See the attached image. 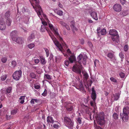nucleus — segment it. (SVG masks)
Here are the masks:
<instances>
[{"label": "nucleus", "instance_id": "1", "mask_svg": "<svg viewBox=\"0 0 129 129\" xmlns=\"http://www.w3.org/2000/svg\"><path fill=\"white\" fill-rule=\"evenodd\" d=\"M83 57V55L80 54L77 57L78 62H76L72 68L74 72L79 74L81 73V69L82 68L81 61Z\"/></svg>", "mask_w": 129, "mask_h": 129}, {"label": "nucleus", "instance_id": "15", "mask_svg": "<svg viewBox=\"0 0 129 129\" xmlns=\"http://www.w3.org/2000/svg\"><path fill=\"white\" fill-rule=\"evenodd\" d=\"M59 23L62 26L65 27L68 30H70V29L69 25L64 22L60 21Z\"/></svg>", "mask_w": 129, "mask_h": 129}, {"label": "nucleus", "instance_id": "52", "mask_svg": "<svg viewBox=\"0 0 129 129\" xmlns=\"http://www.w3.org/2000/svg\"><path fill=\"white\" fill-rule=\"evenodd\" d=\"M42 23L43 25H44V26H45L47 27V26L48 25H47V23L45 21H42Z\"/></svg>", "mask_w": 129, "mask_h": 129}, {"label": "nucleus", "instance_id": "39", "mask_svg": "<svg viewBox=\"0 0 129 129\" xmlns=\"http://www.w3.org/2000/svg\"><path fill=\"white\" fill-rule=\"evenodd\" d=\"M110 80L113 82L117 83V80L113 77H111L110 78Z\"/></svg>", "mask_w": 129, "mask_h": 129}, {"label": "nucleus", "instance_id": "37", "mask_svg": "<svg viewBox=\"0 0 129 129\" xmlns=\"http://www.w3.org/2000/svg\"><path fill=\"white\" fill-rule=\"evenodd\" d=\"M102 26H100L98 27L97 29V34L98 35L100 34V33L101 30L102 29L101 28Z\"/></svg>", "mask_w": 129, "mask_h": 129}, {"label": "nucleus", "instance_id": "49", "mask_svg": "<svg viewBox=\"0 0 129 129\" xmlns=\"http://www.w3.org/2000/svg\"><path fill=\"white\" fill-rule=\"evenodd\" d=\"M128 49V46L127 45H126L124 48V50L125 51H127Z\"/></svg>", "mask_w": 129, "mask_h": 129}, {"label": "nucleus", "instance_id": "25", "mask_svg": "<svg viewBox=\"0 0 129 129\" xmlns=\"http://www.w3.org/2000/svg\"><path fill=\"white\" fill-rule=\"evenodd\" d=\"M56 123L54 124L53 125L54 128H59L60 127V124L57 121L55 122Z\"/></svg>", "mask_w": 129, "mask_h": 129}, {"label": "nucleus", "instance_id": "60", "mask_svg": "<svg viewBox=\"0 0 129 129\" xmlns=\"http://www.w3.org/2000/svg\"><path fill=\"white\" fill-rule=\"evenodd\" d=\"M89 46L91 48V50H93V45L91 43V42H89Z\"/></svg>", "mask_w": 129, "mask_h": 129}, {"label": "nucleus", "instance_id": "2", "mask_svg": "<svg viewBox=\"0 0 129 129\" xmlns=\"http://www.w3.org/2000/svg\"><path fill=\"white\" fill-rule=\"evenodd\" d=\"M109 34L111 36L112 40L114 42L118 43L119 42V36L117 31L115 29H110Z\"/></svg>", "mask_w": 129, "mask_h": 129}, {"label": "nucleus", "instance_id": "29", "mask_svg": "<svg viewBox=\"0 0 129 129\" xmlns=\"http://www.w3.org/2000/svg\"><path fill=\"white\" fill-rule=\"evenodd\" d=\"M40 58L42 64L44 65L45 64L46 62L45 58L43 57H41Z\"/></svg>", "mask_w": 129, "mask_h": 129}, {"label": "nucleus", "instance_id": "6", "mask_svg": "<svg viewBox=\"0 0 129 129\" xmlns=\"http://www.w3.org/2000/svg\"><path fill=\"white\" fill-rule=\"evenodd\" d=\"M64 123L69 128L72 129L74 125V122L71 120L68 117H66L64 118Z\"/></svg>", "mask_w": 129, "mask_h": 129}, {"label": "nucleus", "instance_id": "63", "mask_svg": "<svg viewBox=\"0 0 129 129\" xmlns=\"http://www.w3.org/2000/svg\"><path fill=\"white\" fill-rule=\"evenodd\" d=\"M39 60L38 59H36L35 60V62L36 63H38L39 62Z\"/></svg>", "mask_w": 129, "mask_h": 129}, {"label": "nucleus", "instance_id": "58", "mask_svg": "<svg viewBox=\"0 0 129 129\" xmlns=\"http://www.w3.org/2000/svg\"><path fill=\"white\" fill-rule=\"evenodd\" d=\"M85 86L86 89L89 91V84L88 83L85 84Z\"/></svg>", "mask_w": 129, "mask_h": 129}, {"label": "nucleus", "instance_id": "20", "mask_svg": "<svg viewBox=\"0 0 129 129\" xmlns=\"http://www.w3.org/2000/svg\"><path fill=\"white\" fill-rule=\"evenodd\" d=\"M17 31L16 30L13 31L11 34V38L13 40V38L14 39L15 38V36L17 35Z\"/></svg>", "mask_w": 129, "mask_h": 129}, {"label": "nucleus", "instance_id": "53", "mask_svg": "<svg viewBox=\"0 0 129 129\" xmlns=\"http://www.w3.org/2000/svg\"><path fill=\"white\" fill-rule=\"evenodd\" d=\"M90 78L91 79V80H90V81L91 83H92L94 81V79L93 76H92L91 75V74L90 72Z\"/></svg>", "mask_w": 129, "mask_h": 129}, {"label": "nucleus", "instance_id": "16", "mask_svg": "<svg viewBox=\"0 0 129 129\" xmlns=\"http://www.w3.org/2000/svg\"><path fill=\"white\" fill-rule=\"evenodd\" d=\"M6 26L5 22L3 20H1L0 21V29L1 30H4L6 28Z\"/></svg>", "mask_w": 129, "mask_h": 129}, {"label": "nucleus", "instance_id": "31", "mask_svg": "<svg viewBox=\"0 0 129 129\" xmlns=\"http://www.w3.org/2000/svg\"><path fill=\"white\" fill-rule=\"evenodd\" d=\"M1 61L4 63H6L7 60V58L6 57H2L1 59Z\"/></svg>", "mask_w": 129, "mask_h": 129}, {"label": "nucleus", "instance_id": "56", "mask_svg": "<svg viewBox=\"0 0 129 129\" xmlns=\"http://www.w3.org/2000/svg\"><path fill=\"white\" fill-rule=\"evenodd\" d=\"M120 2L122 4L124 5L125 3L126 2V0H120Z\"/></svg>", "mask_w": 129, "mask_h": 129}, {"label": "nucleus", "instance_id": "43", "mask_svg": "<svg viewBox=\"0 0 129 129\" xmlns=\"http://www.w3.org/2000/svg\"><path fill=\"white\" fill-rule=\"evenodd\" d=\"M12 66L13 67H15L16 65V61L13 60L12 62Z\"/></svg>", "mask_w": 129, "mask_h": 129}, {"label": "nucleus", "instance_id": "59", "mask_svg": "<svg viewBox=\"0 0 129 129\" xmlns=\"http://www.w3.org/2000/svg\"><path fill=\"white\" fill-rule=\"evenodd\" d=\"M99 62V61L97 59H95L94 62V66L95 67H96V64L98 63Z\"/></svg>", "mask_w": 129, "mask_h": 129}, {"label": "nucleus", "instance_id": "42", "mask_svg": "<svg viewBox=\"0 0 129 129\" xmlns=\"http://www.w3.org/2000/svg\"><path fill=\"white\" fill-rule=\"evenodd\" d=\"M47 93V91L46 89H45L44 92L42 94V95L43 96H46Z\"/></svg>", "mask_w": 129, "mask_h": 129}, {"label": "nucleus", "instance_id": "13", "mask_svg": "<svg viewBox=\"0 0 129 129\" xmlns=\"http://www.w3.org/2000/svg\"><path fill=\"white\" fill-rule=\"evenodd\" d=\"M114 10L116 12H119L122 9V7L119 4H115L113 6Z\"/></svg>", "mask_w": 129, "mask_h": 129}, {"label": "nucleus", "instance_id": "34", "mask_svg": "<svg viewBox=\"0 0 129 129\" xmlns=\"http://www.w3.org/2000/svg\"><path fill=\"white\" fill-rule=\"evenodd\" d=\"M112 116L113 118L115 119H117L118 118V115L116 113H114Z\"/></svg>", "mask_w": 129, "mask_h": 129}, {"label": "nucleus", "instance_id": "19", "mask_svg": "<svg viewBox=\"0 0 129 129\" xmlns=\"http://www.w3.org/2000/svg\"><path fill=\"white\" fill-rule=\"evenodd\" d=\"M35 37V36L34 34H32L27 39V41L28 42H30L32 41L34 39Z\"/></svg>", "mask_w": 129, "mask_h": 129}, {"label": "nucleus", "instance_id": "38", "mask_svg": "<svg viewBox=\"0 0 129 129\" xmlns=\"http://www.w3.org/2000/svg\"><path fill=\"white\" fill-rule=\"evenodd\" d=\"M82 74L84 76L86 80L88 76V74L86 72H83Z\"/></svg>", "mask_w": 129, "mask_h": 129}, {"label": "nucleus", "instance_id": "21", "mask_svg": "<svg viewBox=\"0 0 129 129\" xmlns=\"http://www.w3.org/2000/svg\"><path fill=\"white\" fill-rule=\"evenodd\" d=\"M46 30L49 33V30L48 28L46 27L44 25H41V31L42 32H44Z\"/></svg>", "mask_w": 129, "mask_h": 129}, {"label": "nucleus", "instance_id": "9", "mask_svg": "<svg viewBox=\"0 0 129 129\" xmlns=\"http://www.w3.org/2000/svg\"><path fill=\"white\" fill-rule=\"evenodd\" d=\"M49 27L51 30L55 34V35L57 36H59V34L58 32V29L56 27H54L53 25L50 23V21H49L48 22Z\"/></svg>", "mask_w": 129, "mask_h": 129}, {"label": "nucleus", "instance_id": "32", "mask_svg": "<svg viewBox=\"0 0 129 129\" xmlns=\"http://www.w3.org/2000/svg\"><path fill=\"white\" fill-rule=\"evenodd\" d=\"M71 27L72 29V31L73 33H74L75 31H77L78 29L76 27L75 25H74L73 26H71Z\"/></svg>", "mask_w": 129, "mask_h": 129}, {"label": "nucleus", "instance_id": "50", "mask_svg": "<svg viewBox=\"0 0 129 129\" xmlns=\"http://www.w3.org/2000/svg\"><path fill=\"white\" fill-rule=\"evenodd\" d=\"M75 25V22L74 21L72 20L71 22L70 27L73 26V25Z\"/></svg>", "mask_w": 129, "mask_h": 129}, {"label": "nucleus", "instance_id": "61", "mask_svg": "<svg viewBox=\"0 0 129 129\" xmlns=\"http://www.w3.org/2000/svg\"><path fill=\"white\" fill-rule=\"evenodd\" d=\"M86 114L89 115V108L87 107V108L86 109Z\"/></svg>", "mask_w": 129, "mask_h": 129}, {"label": "nucleus", "instance_id": "23", "mask_svg": "<svg viewBox=\"0 0 129 129\" xmlns=\"http://www.w3.org/2000/svg\"><path fill=\"white\" fill-rule=\"evenodd\" d=\"M10 12L9 11H7L4 15L5 17V19H7L10 18Z\"/></svg>", "mask_w": 129, "mask_h": 129}, {"label": "nucleus", "instance_id": "45", "mask_svg": "<svg viewBox=\"0 0 129 129\" xmlns=\"http://www.w3.org/2000/svg\"><path fill=\"white\" fill-rule=\"evenodd\" d=\"M69 64V60H66L64 61V64L66 66H68Z\"/></svg>", "mask_w": 129, "mask_h": 129}, {"label": "nucleus", "instance_id": "5", "mask_svg": "<svg viewBox=\"0 0 129 129\" xmlns=\"http://www.w3.org/2000/svg\"><path fill=\"white\" fill-rule=\"evenodd\" d=\"M49 34L50 36L51 37L56 46L58 48L59 50L62 52L64 50L61 45L59 43V42L57 40L56 38L54 36L52 35V34Z\"/></svg>", "mask_w": 129, "mask_h": 129}, {"label": "nucleus", "instance_id": "24", "mask_svg": "<svg viewBox=\"0 0 129 129\" xmlns=\"http://www.w3.org/2000/svg\"><path fill=\"white\" fill-rule=\"evenodd\" d=\"M11 22L12 20L10 18L7 19L6 20V23L8 26H9L11 25Z\"/></svg>", "mask_w": 129, "mask_h": 129}, {"label": "nucleus", "instance_id": "14", "mask_svg": "<svg viewBox=\"0 0 129 129\" xmlns=\"http://www.w3.org/2000/svg\"><path fill=\"white\" fill-rule=\"evenodd\" d=\"M90 14L92 18L95 20H98L97 14L96 12L92 11L90 12Z\"/></svg>", "mask_w": 129, "mask_h": 129}, {"label": "nucleus", "instance_id": "27", "mask_svg": "<svg viewBox=\"0 0 129 129\" xmlns=\"http://www.w3.org/2000/svg\"><path fill=\"white\" fill-rule=\"evenodd\" d=\"M44 79L45 80H51V77L50 75L48 74H45L44 76Z\"/></svg>", "mask_w": 129, "mask_h": 129}, {"label": "nucleus", "instance_id": "26", "mask_svg": "<svg viewBox=\"0 0 129 129\" xmlns=\"http://www.w3.org/2000/svg\"><path fill=\"white\" fill-rule=\"evenodd\" d=\"M29 76L32 79H35L36 77V74L33 72H31L30 73Z\"/></svg>", "mask_w": 129, "mask_h": 129}, {"label": "nucleus", "instance_id": "7", "mask_svg": "<svg viewBox=\"0 0 129 129\" xmlns=\"http://www.w3.org/2000/svg\"><path fill=\"white\" fill-rule=\"evenodd\" d=\"M91 90L92 91L91 98L93 100V101H90V104L91 106L94 107V103H95V100L96 97V93L93 87L92 88Z\"/></svg>", "mask_w": 129, "mask_h": 129}, {"label": "nucleus", "instance_id": "10", "mask_svg": "<svg viewBox=\"0 0 129 129\" xmlns=\"http://www.w3.org/2000/svg\"><path fill=\"white\" fill-rule=\"evenodd\" d=\"M107 56L110 59V60L114 63L116 60V58L114 54V52H109L107 55Z\"/></svg>", "mask_w": 129, "mask_h": 129}, {"label": "nucleus", "instance_id": "64", "mask_svg": "<svg viewBox=\"0 0 129 129\" xmlns=\"http://www.w3.org/2000/svg\"><path fill=\"white\" fill-rule=\"evenodd\" d=\"M58 5L60 7V8H63V6L61 4L60 2H59L58 3Z\"/></svg>", "mask_w": 129, "mask_h": 129}, {"label": "nucleus", "instance_id": "55", "mask_svg": "<svg viewBox=\"0 0 129 129\" xmlns=\"http://www.w3.org/2000/svg\"><path fill=\"white\" fill-rule=\"evenodd\" d=\"M17 112V111L16 110H14L11 112V113L12 114L14 115L16 114Z\"/></svg>", "mask_w": 129, "mask_h": 129}, {"label": "nucleus", "instance_id": "12", "mask_svg": "<svg viewBox=\"0 0 129 129\" xmlns=\"http://www.w3.org/2000/svg\"><path fill=\"white\" fill-rule=\"evenodd\" d=\"M13 40L19 44H21L24 43V39L21 37H16L15 39L13 38Z\"/></svg>", "mask_w": 129, "mask_h": 129}, {"label": "nucleus", "instance_id": "47", "mask_svg": "<svg viewBox=\"0 0 129 129\" xmlns=\"http://www.w3.org/2000/svg\"><path fill=\"white\" fill-rule=\"evenodd\" d=\"M6 75H4L2 76L1 80H2L3 81L5 80L6 79Z\"/></svg>", "mask_w": 129, "mask_h": 129}, {"label": "nucleus", "instance_id": "3", "mask_svg": "<svg viewBox=\"0 0 129 129\" xmlns=\"http://www.w3.org/2000/svg\"><path fill=\"white\" fill-rule=\"evenodd\" d=\"M96 120L98 125H102L105 123V120L104 116V114L103 112L100 113L96 114L95 116Z\"/></svg>", "mask_w": 129, "mask_h": 129}, {"label": "nucleus", "instance_id": "36", "mask_svg": "<svg viewBox=\"0 0 129 129\" xmlns=\"http://www.w3.org/2000/svg\"><path fill=\"white\" fill-rule=\"evenodd\" d=\"M12 87H9L7 88L6 90V92L8 93H10L12 90Z\"/></svg>", "mask_w": 129, "mask_h": 129}, {"label": "nucleus", "instance_id": "18", "mask_svg": "<svg viewBox=\"0 0 129 129\" xmlns=\"http://www.w3.org/2000/svg\"><path fill=\"white\" fill-rule=\"evenodd\" d=\"M47 122L48 123H53L54 122V121L53 117L51 116H48L47 117Z\"/></svg>", "mask_w": 129, "mask_h": 129}, {"label": "nucleus", "instance_id": "8", "mask_svg": "<svg viewBox=\"0 0 129 129\" xmlns=\"http://www.w3.org/2000/svg\"><path fill=\"white\" fill-rule=\"evenodd\" d=\"M22 71L20 70L15 72L13 75V78L17 81L19 80L21 76Z\"/></svg>", "mask_w": 129, "mask_h": 129}, {"label": "nucleus", "instance_id": "4", "mask_svg": "<svg viewBox=\"0 0 129 129\" xmlns=\"http://www.w3.org/2000/svg\"><path fill=\"white\" fill-rule=\"evenodd\" d=\"M129 114V107H126L123 108V113L122 115L120 114V116L122 119L124 121H127L128 120Z\"/></svg>", "mask_w": 129, "mask_h": 129}, {"label": "nucleus", "instance_id": "62", "mask_svg": "<svg viewBox=\"0 0 129 129\" xmlns=\"http://www.w3.org/2000/svg\"><path fill=\"white\" fill-rule=\"evenodd\" d=\"M122 14L124 16H126L127 14V13H126L125 11H123L122 12Z\"/></svg>", "mask_w": 129, "mask_h": 129}, {"label": "nucleus", "instance_id": "51", "mask_svg": "<svg viewBox=\"0 0 129 129\" xmlns=\"http://www.w3.org/2000/svg\"><path fill=\"white\" fill-rule=\"evenodd\" d=\"M79 89H80V90H81L82 91H83L84 90V87L81 84V85L79 87Z\"/></svg>", "mask_w": 129, "mask_h": 129}, {"label": "nucleus", "instance_id": "33", "mask_svg": "<svg viewBox=\"0 0 129 129\" xmlns=\"http://www.w3.org/2000/svg\"><path fill=\"white\" fill-rule=\"evenodd\" d=\"M35 45L34 43L30 44L27 45L28 47L30 49H31L35 47Z\"/></svg>", "mask_w": 129, "mask_h": 129}, {"label": "nucleus", "instance_id": "54", "mask_svg": "<svg viewBox=\"0 0 129 129\" xmlns=\"http://www.w3.org/2000/svg\"><path fill=\"white\" fill-rule=\"evenodd\" d=\"M119 56L122 59L124 58V54L122 52H120L119 53Z\"/></svg>", "mask_w": 129, "mask_h": 129}, {"label": "nucleus", "instance_id": "46", "mask_svg": "<svg viewBox=\"0 0 129 129\" xmlns=\"http://www.w3.org/2000/svg\"><path fill=\"white\" fill-rule=\"evenodd\" d=\"M94 126L96 129H103L100 127L97 126L96 124L95 123H94Z\"/></svg>", "mask_w": 129, "mask_h": 129}, {"label": "nucleus", "instance_id": "48", "mask_svg": "<svg viewBox=\"0 0 129 129\" xmlns=\"http://www.w3.org/2000/svg\"><path fill=\"white\" fill-rule=\"evenodd\" d=\"M119 75L122 78H123L124 77V74L122 72H120L119 74Z\"/></svg>", "mask_w": 129, "mask_h": 129}, {"label": "nucleus", "instance_id": "44", "mask_svg": "<svg viewBox=\"0 0 129 129\" xmlns=\"http://www.w3.org/2000/svg\"><path fill=\"white\" fill-rule=\"evenodd\" d=\"M63 12L61 10H59L57 11V14L60 16H62L63 15Z\"/></svg>", "mask_w": 129, "mask_h": 129}, {"label": "nucleus", "instance_id": "40", "mask_svg": "<svg viewBox=\"0 0 129 129\" xmlns=\"http://www.w3.org/2000/svg\"><path fill=\"white\" fill-rule=\"evenodd\" d=\"M77 120V124L79 123V124H81V119L79 117H78L77 119H76Z\"/></svg>", "mask_w": 129, "mask_h": 129}, {"label": "nucleus", "instance_id": "57", "mask_svg": "<svg viewBox=\"0 0 129 129\" xmlns=\"http://www.w3.org/2000/svg\"><path fill=\"white\" fill-rule=\"evenodd\" d=\"M34 88L37 89H38L40 88V86L38 85H34Z\"/></svg>", "mask_w": 129, "mask_h": 129}, {"label": "nucleus", "instance_id": "22", "mask_svg": "<svg viewBox=\"0 0 129 129\" xmlns=\"http://www.w3.org/2000/svg\"><path fill=\"white\" fill-rule=\"evenodd\" d=\"M69 61L71 63H73V62L76 60L75 57L74 55H71L69 58Z\"/></svg>", "mask_w": 129, "mask_h": 129}, {"label": "nucleus", "instance_id": "28", "mask_svg": "<svg viewBox=\"0 0 129 129\" xmlns=\"http://www.w3.org/2000/svg\"><path fill=\"white\" fill-rule=\"evenodd\" d=\"M25 98V96H21L19 98V100H20V103L21 104H22L24 103Z\"/></svg>", "mask_w": 129, "mask_h": 129}, {"label": "nucleus", "instance_id": "41", "mask_svg": "<svg viewBox=\"0 0 129 129\" xmlns=\"http://www.w3.org/2000/svg\"><path fill=\"white\" fill-rule=\"evenodd\" d=\"M44 50L46 53L47 57H48L49 55V52L47 48H44Z\"/></svg>", "mask_w": 129, "mask_h": 129}, {"label": "nucleus", "instance_id": "17", "mask_svg": "<svg viewBox=\"0 0 129 129\" xmlns=\"http://www.w3.org/2000/svg\"><path fill=\"white\" fill-rule=\"evenodd\" d=\"M120 94L119 93H116L113 94L112 96L114 97L113 99L114 101H117L119 98ZM113 97H112V98Z\"/></svg>", "mask_w": 129, "mask_h": 129}, {"label": "nucleus", "instance_id": "30", "mask_svg": "<svg viewBox=\"0 0 129 129\" xmlns=\"http://www.w3.org/2000/svg\"><path fill=\"white\" fill-rule=\"evenodd\" d=\"M100 32L102 35H104L106 33V30L105 29L103 28L101 30Z\"/></svg>", "mask_w": 129, "mask_h": 129}, {"label": "nucleus", "instance_id": "35", "mask_svg": "<svg viewBox=\"0 0 129 129\" xmlns=\"http://www.w3.org/2000/svg\"><path fill=\"white\" fill-rule=\"evenodd\" d=\"M87 57L86 56H85L83 57L82 58H83V60L82 62L83 63V64L84 65H85L86 64V58Z\"/></svg>", "mask_w": 129, "mask_h": 129}, {"label": "nucleus", "instance_id": "11", "mask_svg": "<svg viewBox=\"0 0 129 129\" xmlns=\"http://www.w3.org/2000/svg\"><path fill=\"white\" fill-rule=\"evenodd\" d=\"M64 107L67 111H72L73 109V105L69 102H66L65 103Z\"/></svg>", "mask_w": 129, "mask_h": 129}]
</instances>
